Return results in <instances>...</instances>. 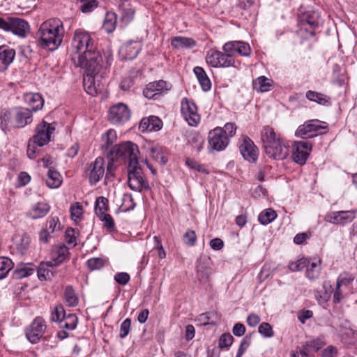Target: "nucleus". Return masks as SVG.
Masks as SVG:
<instances>
[{
	"label": "nucleus",
	"instance_id": "obj_24",
	"mask_svg": "<svg viewBox=\"0 0 357 357\" xmlns=\"http://www.w3.org/2000/svg\"><path fill=\"white\" fill-rule=\"evenodd\" d=\"M162 122L156 116H150L147 119H143L139 124L142 131H158L162 128Z\"/></svg>",
	"mask_w": 357,
	"mask_h": 357
},
{
	"label": "nucleus",
	"instance_id": "obj_10",
	"mask_svg": "<svg viewBox=\"0 0 357 357\" xmlns=\"http://www.w3.org/2000/svg\"><path fill=\"white\" fill-rule=\"evenodd\" d=\"M55 127L52 124L45 121L37 125L34 135L31 138V142L41 147L48 144L51 139V135L54 132Z\"/></svg>",
	"mask_w": 357,
	"mask_h": 357
},
{
	"label": "nucleus",
	"instance_id": "obj_23",
	"mask_svg": "<svg viewBox=\"0 0 357 357\" xmlns=\"http://www.w3.org/2000/svg\"><path fill=\"white\" fill-rule=\"evenodd\" d=\"M24 100L31 112L41 109L44 105V100L38 93H26L24 95Z\"/></svg>",
	"mask_w": 357,
	"mask_h": 357
},
{
	"label": "nucleus",
	"instance_id": "obj_50",
	"mask_svg": "<svg viewBox=\"0 0 357 357\" xmlns=\"http://www.w3.org/2000/svg\"><path fill=\"white\" fill-rule=\"evenodd\" d=\"M107 202L108 200L103 197H99L97 198L95 206V212L97 216H99L101 213H105V211L107 208Z\"/></svg>",
	"mask_w": 357,
	"mask_h": 357
},
{
	"label": "nucleus",
	"instance_id": "obj_13",
	"mask_svg": "<svg viewBox=\"0 0 357 357\" xmlns=\"http://www.w3.org/2000/svg\"><path fill=\"white\" fill-rule=\"evenodd\" d=\"M172 85L162 79L149 83L143 90L144 96L149 99L157 100L170 90Z\"/></svg>",
	"mask_w": 357,
	"mask_h": 357
},
{
	"label": "nucleus",
	"instance_id": "obj_47",
	"mask_svg": "<svg viewBox=\"0 0 357 357\" xmlns=\"http://www.w3.org/2000/svg\"><path fill=\"white\" fill-rule=\"evenodd\" d=\"M204 142V138L201 135L196 133L192 135L189 139V143L198 153L200 152L202 149Z\"/></svg>",
	"mask_w": 357,
	"mask_h": 357
},
{
	"label": "nucleus",
	"instance_id": "obj_51",
	"mask_svg": "<svg viewBox=\"0 0 357 357\" xmlns=\"http://www.w3.org/2000/svg\"><path fill=\"white\" fill-rule=\"evenodd\" d=\"M185 165L192 169H195L199 172L208 174V172L206 170V167L204 165H202L197 162L196 160L187 158L185 159Z\"/></svg>",
	"mask_w": 357,
	"mask_h": 357
},
{
	"label": "nucleus",
	"instance_id": "obj_39",
	"mask_svg": "<svg viewBox=\"0 0 357 357\" xmlns=\"http://www.w3.org/2000/svg\"><path fill=\"white\" fill-rule=\"evenodd\" d=\"M276 217V212L271 208H268L260 213L258 220L261 225H266L273 222Z\"/></svg>",
	"mask_w": 357,
	"mask_h": 357
},
{
	"label": "nucleus",
	"instance_id": "obj_61",
	"mask_svg": "<svg viewBox=\"0 0 357 357\" xmlns=\"http://www.w3.org/2000/svg\"><path fill=\"white\" fill-rule=\"evenodd\" d=\"M301 22L303 24H307L311 28L314 29L319 24V22L317 19H315L314 16L312 15L306 14L303 16L301 20Z\"/></svg>",
	"mask_w": 357,
	"mask_h": 357
},
{
	"label": "nucleus",
	"instance_id": "obj_27",
	"mask_svg": "<svg viewBox=\"0 0 357 357\" xmlns=\"http://www.w3.org/2000/svg\"><path fill=\"white\" fill-rule=\"evenodd\" d=\"M50 210V206L47 203L38 202L32 206L27 215L32 219H38L45 216Z\"/></svg>",
	"mask_w": 357,
	"mask_h": 357
},
{
	"label": "nucleus",
	"instance_id": "obj_41",
	"mask_svg": "<svg viewBox=\"0 0 357 357\" xmlns=\"http://www.w3.org/2000/svg\"><path fill=\"white\" fill-rule=\"evenodd\" d=\"M150 155L153 159L160 162L161 165H165L167 159L163 155L162 148L160 146H153L149 149Z\"/></svg>",
	"mask_w": 357,
	"mask_h": 357
},
{
	"label": "nucleus",
	"instance_id": "obj_25",
	"mask_svg": "<svg viewBox=\"0 0 357 357\" xmlns=\"http://www.w3.org/2000/svg\"><path fill=\"white\" fill-rule=\"evenodd\" d=\"M333 289L329 282H324L321 289L314 291V298L319 305H324L330 300Z\"/></svg>",
	"mask_w": 357,
	"mask_h": 357
},
{
	"label": "nucleus",
	"instance_id": "obj_44",
	"mask_svg": "<svg viewBox=\"0 0 357 357\" xmlns=\"http://www.w3.org/2000/svg\"><path fill=\"white\" fill-rule=\"evenodd\" d=\"M13 267L12 261L6 257L0 258V280L4 278Z\"/></svg>",
	"mask_w": 357,
	"mask_h": 357
},
{
	"label": "nucleus",
	"instance_id": "obj_43",
	"mask_svg": "<svg viewBox=\"0 0 357 357\" xmlns=\"http://www.w3.org/2000/svg\"><path fill=\"white\" fill-rule=\"evenodd\" d=\"M271 86L270 80L264 76L258 77L254 82L255 89L260 92H266L269 91Z\"/></svg>",
	"mask_w": 357,
	"mask_h": 357
},
{
	"label": "nucleus",
	"instance_id": "obj_11",
	"mask_svg": "<svg viewBox=\"0 0 357 357\" xmlns=\"http://www.w3.org/2000/svg\"><path fill=\"white\" fill-rule=\"evenodd\" d=\"M46 328L47 326L44 319L41 317H37L26 328V337L31 344H36L43 337Z\"/></svg>",
	"mask_w": 357,
	"mask_h": 357
},
{
	"label": "nucleus",
	"instance_id": "obj_31",
	"mask_svg": "<svg viewBox=\"0 0 357 357\" xmlns=\"http://www.w3.org/2000/svg\"><path fill=\"white\" fill-rule=\"evenodd\" d=\"M199 83L204 91H208L211 88V82L203 68L196 66L193 69Z\"/></svg>",
	"mask_w": 357,
	"mask_h": 357
},
{
	"label": "nucleus",
	"instance_id": "obj_35",
	"mask_svg": "<svg viewBox=\"0 0 357 357\" xmlns=\"http://www.w3.org/2000/svg\"><path fill=\"white\" fill-rule=\"evenodd\" d=\"M116 140V131L110 129L107 130L104 135L102 136V148L105 151H110L112 148L114 143Z\"/></svg>",
	"mask_w": 357,
	"mask_h": 357
},
{
	"label": "nucleus",
	"instance_id": "obj_34",
	"mask_svg": "<svg viewBox=\"0 0 357 357\" xmlns=\"http://www.w3.org/2000/svg\"><path fill=\"white\" fill-rule=\"evenodd\" d=\"M63 299L69 307H75L79 303V298L71 285H68L63 291Z\"/></svg>",
	"mask_w": 357,
	"mask_h": 357
},
{
	"label": "nucleus",
	"instance_id": "obj_36",
	"mask_svg": "<svg viewBox=\"0 0 357 357\" xmlns=\"http://www.w3.org/2000/svg\"><path fill=\"white\" fill-rule=\"evenodd\" d=\"M35 271V266L31 264L22 265L14 271V275L17 279L28 277Z\"/></svg>",
	"mask_w": 357,
	"mask_h": 357
},
{
	"label": "nucleus",
	"instance_id": "obj_15",
	"mask_svg": "<svg viewBox=\"0 0 357 357\" xmlns=\"http://www.w3.org/2000/svg\"><path fill=\"white\" fill-rule=\"evenodd\" d=\"M312 144L308 141H296L293 144L292 158L301 165L305 164L312 151Z\"/></svg>",
	"mask_w": 357,
	"mask_h": 357
},
{
	"label": "nucleus",
	"instance_id": "obj_40",
	"mask_svg": "<svg viewBox=\"0 0 357 357\" xmlns=\"http://www.w3.org/2000/svg\"><path fill=\"white\" fill-rule=\"evenodd\" d=\"M347 289L340 286V284H336L335 288L333 290V302L335 304L341 303L342 301L349 294H352V291H348V292H347Z\"/></svg>",
	"mask_w": 357,
	"mask_h": 357
},
{
	"label": "nucleus",
	"instance_id": "obj_42",
	"mask_svg": "<svg viewBox=\"0 0 357 357\" xmlns=\"http://www.w3.org/2000/svg\"><path fill=\"white\" fill-rule=\"evenodd\" d=\"M54 266H47L46 262L41 263L38 269V276L40 280H51L54 275L53 271L50 268Z\"/></svg>",
	"mask_w": 357,
	"mask_h": 357
},
{
	"label": "nucleus",
	"instance_id": "obj_3",
	"mask_svg": "<svg viewBox=\"0 0 357 357\" xmlns=\"http://www.w3.org/2000/svg\"><path fill=\"white\" fill-rule=\"evenodd\" d=\"M261 139L264 143L266 154L273 159L281 160L284 158L287 153L284 142L277 135L274 130L270 127H265L261 133Z\"/></svg>",
	"mask_w": 357,
	"mask_h": 357
},
{
	"label": "nucleus",
	"instance_id": "obj_2",
	"mask_svg": "<svg viewBox=\"0 0 357 357\" xmlns=\"http://www.w3.org/2000/svg\"><path fill=\"white\" fill-rule=\"evenodd\" d=\"M64 27L59 19H50L40 24L37 33L41 47L54 51L61 44L64 36Z\"/></svg>",
	"mask_w": 357,
	"mask_h": 357
},
{
	"label": "nucleus",
	"instance_id": "obj_62",
	"mask_svg": "<svg viewBox=\"0 0 357 357\" xmlns=\"http://www.w3.org/2000/svg\"><path fill=\"white\" fill-rule=\"evenodd\" d=\"M338 354V349L336 347L329 345L321 351L322 357H335Z\"/></svg>",
	"mask_w": 357,
	"mask_h": 357
},
{
	"label": "nucleus",
	"instance_id": "obj_5",
	"mask_svg": "<svg viewBox=\"0 0 357 357\" xmlns=\"http://www.w3.org/2000/svg\"><path fill=\"white\" fill-rule=\"evenodd\" d=\"M139 155L138 146L128 141L113 146L108 153V158L112 160L117 159L128 160V165H130L132 162H139Z\"/></svg>",
	"mask_w": 357,
	"mask_h": 357
},
{
	"label": "nucleus",
	"instance_id": "obj_52",
	"mask_svg": "<svg viewBox=\"0 0 357 357\" xmlns=\"http://www.w3.org/2000/svg\"><path fill=\"white\" fill-rule=\"evenodd\" d=\"M220 128L223 130V135H225L230 142L231 138L236 135L237 127L234 123L229 122L225 123L224 127H220Z\"/></svg>",
	"mask_w": 357,
	"mask_h": 357
},
{
	"label": "nucleus",
	"instance_id": "obj_7",
	"mask_svg": "<svg viewBox=\"0 0 357 357\" xmlns=\"http://www.w3.org/2000/svg\"><path fill=\"white\" fill-rule=\"evenodd\" d=\"M128 186L132 190L142 192L144 189L149 190V183L143 177L139 162H132L130 165H128Z\"/></svg>",
	"mask_w": 357,
	"mask_h": 357
},
{
	"label": "nucleus",
	"instance_id": "obj_63",
	"mask_svg": "<svg viewBox=\"0 0 357 357\" xmlns=\"http://www.w3.org/2000/svg\"><path fill=\"white\" fill-rule=\"evenodd\" d=\"M114 280L119 284L125 285L130 280V275L125 272L118 273L114 275Z\"/></svg>",
	"mask_w": 357,
	"mask_h": 357
},
{
	"label": "nucleus",
	"instance_id": "obj_20",
	"mask_svg": "<svg viewBox=\"0 0 357 357\" xmlns=\"http://www.w3.org/2000/svg\"><path fill=\"white\" fill-rule=\"evenodd\" d=\"M29 23L24 19L11 17L9 24V31L20 38H25L29 33Z\"/></svg>",
	"mask_w": 357,
	"mask_h": 357
},
{
	"label": "nucleus",
	"instance_id": "obj_58",
	"mask_svg": "<svg viewBox=\"0 0 357 357\" xmlns=\"http://www.w3.org/2000/svg\"><path fill=\"white\" fill-rule=\"evenodd\" d=\"M197 241L195 231L193 230H188L183 235L184 243L190 246H193Z\"/></svg>",
	"mask_w": 357,
	"mask_h": 357
},
{
	"label": "nucleus",
	"instance_id": "obj_22",
	"mask_svg": "<svg viewBox=\"0 0 357 357\" xmlns=\"http://www.w3.org/2000/svg\"><path fill=\"white\" fill-rule=\"evenodd\" d=\"M15 57V50L8 45L0 46V71L6 70Z\"/></svg>",
	"mask_w": 357,
	"mask_h": 357
},
{
	"label": "nucleus",
	"instance_id": "obj_16",
	"mask_svg": "<svg viewBox=\"0 0 357 357\" xmlns=\"http://www.w3.org/2000/svg\"><path fill=\"white\" fill-rule=\"evenodd\" d=\"M130 114L128 107L120 102L109 108L108 119L112 123L121 125L130 119Z\"/></svg>",
	"mask_w": 357,
	"mask_h": 357
},
{
	"label": "nucleus",
	"instance_id": "obj_57",
	"mask_svg": "<svg viewBox=\"0 0 357 357\" xmlns=\"http://www.w3.org/2000/svg\"><path fill=\"white\" fill-rule=\"evenodd\" d=\"M234 337L229 333L222 334L219 340V347L221 349L228 348L233 342Z\"/></svg>",
	"mask_w": 357,
	"mask_h": 357
},
{
	"label": "nucleus",
	"instance_id": "obj_18",
	"mask_svg": "<svg viewBox=\"0 0 357 357\" xmlns=\"http://www.w3.org/2000/svg\"><path fill=\"white\" fill-rule=\"evenodd\" d=\"M355 211H333L327 213L324 220L334 225H345L355 218Z\"/></svg>",
	"mask_w": 357,
	"mask_h": 357
},
{
	"label": "nucleus",
	"instance_id": "obj_19",
	"mask_svg": "<svg viewBox=\"0 0 357 357\" xmlns=\"http://www.w3.org/2000/svg\"><path fill=\"white\" fill-rule=\"evenodd\" d=\"M222 50L230 52L233 55L237 53L240 56L248 57L250 55L251 48L248 43L241 40L229 41L222 46Z\"/></svg>",
	"mask_w": 357,
	"mask_h": 357
},
{
	"label": "nucleus",
	"instance_id": "obj_46",
	"mask_svg": "<svg viewBox=\"0 0 357 357\" xmlns=\"http://www.w3.org/2000/svg\"><path fill=\"white\" fill-rule=\"evenodd\" d=\"M66 312L63 305H57L54 311L52 312L50 319L54 322H59L61 324V321L66 317Z\"/></svg>",
	"mask_w": 357,
	"mask_h": 357
},
{
	"label": "nucleus",
	"instance_id": "obj_29",
	"mask_svg": "<svg viewBox=\"0 0 357 357\" xmlns=\"http://www.w3.org/2000/svg\"><path fill=\"white\" fill-rule=\"evenodd\" d=\"M212 273L211 268L208 266L207 261L199 260L197 265V276L198 280L205 283L208 281Z\"/></svg>",
	"mask_w": 357,
	"mask_h": 357
},
{
	"label": "nucleus",
	"instance_id": "obj_26",
	"mask_svg": "<svg viewBox=\"0 0 357 357\" xmlns=\"http://www.w3.org/2000/svg\"><path fill=\"white\" fill-rule=\"evenodd\" d=\"M305 97L308 100L315 102L322 106L328 107L331 105L330 96L322 93L309 90L306 92Z\"/></svg>",
	"mask_w": 357,
	"mask_h": 357
},
{
	"label": "nucleus",
	"instance_id": "obj_21",
	"mask_svg": "<svg viewBox=\"0 0 357 357\" xmlns=\"http://www.w3.org/2000/svg\"><path fill=\"white\" fill-rule=\"evenodd\" d=\"M68 248L63 245L55 247L50 253V259L46 261V264L50 266H58L64 262L68 257Z\"/></svg>",
	"mask_w": 357,
	"mask_h": 357
},
{
	"label": "nucleus",
	"instance_id": "obj_53",
	"mask_svg": "<svg viewBox=\"0 0 357 357\" xmlns=\"http://www.w3.org/2000/svg\"><path fill=\"white\" fill-rule=\"evenodd\" d=\"M258 332L266 338L271 337L274 335L272 326L267 322H263L259 326Z\"/></svg>",
	"mask_w": 357,
	"mask_h": 357
},
{
	"label": "nucleus",
	"instance_id": "obj_9",
	"mask_svg": "<svg viewBox=\"0 0 357 357\" xmlns=\"http://www.w3.org/2000/svg\"><path fill=\"white\" fill-rule=\"evenodd\" d=\"M238 149L245 160L252 163L257 161L259 149L252 140L248 136H242L239 139Z\"/></svg>",
	"mask_w": 357,
	"mask_h": 357
},
{
	"label": "nucleus",
	"instance_id": "obj_17",
	"mask_svg": "<svg viewBox=\"0 0 357 357\" xmlns=\"http://www.w3.org/2000/svg\"><path fill=\"white\" fill-rule=\"evenodd\" d=\"M105 160L102 158H97L91 162L86 170V176L91 185H96L105 174Z\"/></svg>",
	"mask_w": 357,
	"mask_h": 357
},
{
	"label": "nucleus",
	"instance_id": "obj_60",
	"mask_svg": "<svg viewBox=\"0 0 357 357\" xmlns=\"http://www.w3.org/2000/svg\"><path fill=\"white\" fill-rule=\"evenodd\" d=\"M78 234V230L75 229H68L66 231V241L68 244L77 245L75 234Z\"/></svg>",
	"mask_w": 357,
	"mask_h": 357
},
{
	"label": "nucleus",
	"instance_id": "obj_32",
	"mask_svg": "<svg viewBox=\"0 0 357 357\" xmlns=\"http://www.w3.org/2000/svg\"><path fill=\"white\" fill-rule=\"evenodd\" d=\"M62 183L60 173L53 167H50L47 173L46 184L50 188H57Z\"/></svg>",
	"mask_w": 357,
	"mask_h": 357
},
{
	"label": "nucleus",
	"instance_id": "obj_38",
	"mask_svg": "<svg viewBox=\"0 0 357 357\" xmlns=\"http://www.w3.org/2000/svg\"><path fill=\"white\" fill-rule=\"evenodd\" d=\"M116 23V15L114 13H107L105 15L102 28L107 33H112L115 29Z\"/></svg>",
	"mask_w": 357,
	"mask_h": 357
},
{
	"label": "nucleus",
	"instance_id": "obj_6",
	"mask_svg": "<svg viewBox=\"0 0 357 357\" xmlns=\"http://www.w3.org/2000/svg\"><path fill=\"white\" fill-rule=\"evenodd\" d=\"M206 63L213 68L237 67L234 55L230 52L211 50L206 56Z\"/></svg>",
	"mask_w": 357,
	"mask_h": 357
},
{
	"label": "nucleus",
	"instance_id": "obj_37",
	"mask_svg": "<svg viewBox=\"0 0 357 357\" xmlns=\"http://www.w3.org/2000/svg\"><path fill=\"white\" fill-rule=\"evenodd\" d=\"M78 323V318L75 314H69L61 321L60 328L73 331L76 328Z\"/></svg>",
	"mask_w": 357,
	"mask_h": 357
},
{
	"label": "nucleus",
	"instance_id": "obj_64",
	"mask_svg": "<svg viewBox=\"0 0 357 357\" xmlns=\"http://www.w3.org/2000/svg\"><path fill=\"white\" fill-rule=\"evenodd\" d=\"M213 315L212 312H206L201 314L199 316L198 320L202 325L215 324L214 321L211 320V316Z\"/></svg>",
	"mask_w": 357,
	"mask_h": 357
},
{
	"label": "nucleus",
	"instance_id": "obj_55",
	"mask_svg": "<svg viewBox=\"0 0 357 357\" xmlns=\"http://www.w3.org/2000/svg\"><path fill=\"white\" fill-rule=\"evenodd\" d=\"M81 3L80 10L84 13L92 12L98 6V1L94 0L81 1Z\"/></svg>",
	"mask_w": 357,
	"mask_h": 357
},
{
	"label": "nucleus",
	"instance_id": "obj_59",
	"mask_svg": "<svg viewBox=\"0 0 357 357\" xmlns=\"http://www.w3.org/2000/svg\"><path fill=\"white\" fill-rule=\"evenodd\" d=\"M354 278L349 275H340L338 276L336 280V284L340 286L348 289L349 284L354 281Z\"/></svg>",
	"mask_w": 357,
	"mask_h": 357
},
{
	"label": "nucleus",
	"instance_id": "obj_54",
	"mask_svg": "<svg viewBox=\"0 0 357 357\" xmlns=\"http://www.w3.org/2000/svg\"><path fill=\"white\" fill-rule=\"evenodd\" d=\"M87 266L91 271L99 270L104 266V260L100 257L91 258L87 261Z\"/></svg>",
	"mask_w": 357,
	"mask_h": 357
},
{
	"label": "nucleus",
	"instance_id": "obj_48",
	"mask_svg": "<svg viewBox=\"0 0 357 357\" xmlns=\"http://www.w3.org/2000/svg\"><path fill=\"white\" fill-rule=\"evenodd\" d=\"M70 216L71 218L76 221L79 220L82 217L83 213V207L82 205L79 202H75L73 204L70 208Z\"/></svg>",
	"mask_w": 357,
	"mask_h": 357
},
{
	"label": "nucleus",
	"instance_id": "obj_8",
	"mask_svg": "<svg viewBox=\"0 0 357 357\" xmlns=\"http://www.w3.org/2000/svg\"><path fill=\"white\" fill-rule=\"evenodd\" d=\"M326 128L327 125L326 122L318 119L308 120L298 126L295 135L298 137L309 139L316 137L318 134L321 133V130Z\"/></svg>",
	"mask_w": 357,
	"mask_h": 357
},
{
	"label": "nucleus",
	"instance_id": "obj_30",
	"mask_svg": "<svg viewBox=\"0 0 357 357\" xmlns=\"http://www.w3.org/2000/svg\"><path fill=\"white\" fill-rule=\"evenodd\" d=\"M141 50L142 45L140 43L136 41H130L126 43L121 49L126 54V59L129 60L136 58Z\"/></svg>",
	"mask_w": 357,
	"mask_h": 357
},
{
	"label": "nucleus",
	"instance_id": "obj_1",
	"mask_svg": "<svg viewBox=\"0 0 357 357\" xmlns=\"http://www.w3.org/2000/svg\"><path fill=\"white\" fill-rule=\"evenodd\" d=\"M71 59L77 67L85 69L83 86L85 91L91 96L101 93L104 89L105 64L101 53L96 50L94 40L90 33L83 29L74 32L70 49Z\"/></svg>",
	"mask_w": 357,
	"mask_h": 357
},
{
	"label": "nucleus",
	"instance_id": "obj_49",
	"mask_svg": "<svg viewBox=\"0 0 357 357\" xmlns=\"http://www.w3.org/2000/svg\"><path fill=\"white\" fill-rule=\"evenodd\" d=\"M310 262V259L301 258L296 261L291 262L289 264V268L294 272L301 271L305 268L306 264Z\"/></svg>",
	"mask_w": 357,
	"mask_h": 357
},
{
	"label": "nucleus",
	"instance_id": "obj_28",
	"mask_svg": "<svg viewBox=\"0 0 357 357\" xmlns=\"http://www.w3.org/2000/svg\"><path fill=\"white\" fill-rule=\"evenodd\" d=\"M306 277L311 280L317 279L321 273V260L319 259H314L312 261L310 259V262L306 264Z\"/></svg>",
	"mask_w": 357,
	"mask_h": 357
},
{
	"label": "nucleus",
	"instance_id": "obj_45",
	"mask_svg": "<svg viewBox=\"0 0 357 357\" xmlns=\"http://www.w3.org/2000/svg\"><path fill=\"white\" fill-rule=\"evenodd\" d=\"M98 217L103 222L104 227L108 231L112 232L116 230L114 221L111 215L101 213Z\"/></svg>",
	"mask_w": 357,
	"mask_h": 357
},
{
	"label": "nucleus",
	"instance_id": "obj_12",
	"mask_svg": "<svg viewBox=\"0 0 357 357\" xmlns=\"http://www.w3.org/2000/svg\"><path fill=\"white\" fill-rule=\"evenodd\" d=\"M208 149L211 151H222L229 144L228 137L223 135V130L220 127H216L208 132Z\"/></svg>",
	"mask_w": 357,
	"mask_h": 357
},
{
	"label": "nucleus",
	"instance_id": "obj_14",
	"mask_svg": "<svg viewBox=\"0 0 357 357\" xmlns=\"http://www.w3.org/2000/svg\"><path fill=\"white\" fill-rule=\"evenodd\" d=\"M181 112L183 117L190 126H196L199 123L200 116L193 101L186 98H183L181 103Z\"/></svg>",
	"mask_w": 357,
	"mask_h": 357
},
{
	"label": "nucleus",
	"instance_id": "obj_56",
	"mask_svg": "<svg viewBox=\"0 0 357 357\" xmlns=\"http://www.w3.org/2000/svg\"><path fill=\"white\" fill-rule=\"evenodd\" d=\"M131 326V319H126L121 324L119 337L125 338L130 333Z\"/></svg>",
	"mask_w": 357,
	"mask_h": 357
},
{
	"label": "nucleus",
	"instance_id": "obj_33",
	"mask_svg": "<svg viewBox=\"0 0 357 357\" xmlns=\"http://www.w3.org/2000/svg\"><path fill=\"white\" fill-rule=\"evenodd\" d=\"M195 44L192 38L183 36H175L171 40V45L175 49L190 48L194 47Z\"/></svg>",
	"mask_w": 357,
	"mask_h": 357
},
{
	"label": "nucleus",
	"instance_id": "obj_4",
	"mask_svg": "<svg viewBox=\"0 0 357 357\" xmlns=\"http://www.w3.org/2000/svg\"><path fill=\"white\" fill-rule=\"evenodd\" d=\"M1 128L6 132L9 129V123L14 128H22L33 121L32 112L28 108L17 109L11 116L8 111H1Z\"/></svg>",
	"mask_w": 357,
	"mask_h": 357
}]
</instances>
